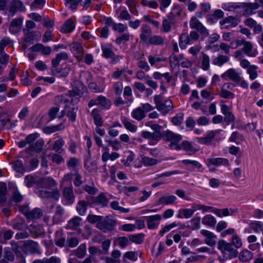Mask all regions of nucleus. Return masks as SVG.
Returning <instances> with one entry per match:
<instances>
[{
    "instance_id": "nucleus-25",
    "label": "nucleus",
    "mask_w": 263,
    "mask_h": 263,
    "mask_svg": "<svg viewBox=\"0 0 263 263\" xmlns=\"http://www.w3.org/2000/svg\"><path fill=\"white\" fill-rule=\"evenodd\" d=\"M182 163L188 166L187 168L190 171H193L195 169L199 171L202 167L201 163L196 160L184 159L182 160Z\"/></svg>"
},
{
    "instance_id": "nucleus-12",
    "label": "nucleus",
    "mask_w": 263,
    "mask_h": 263,
    "mask_svg": "<svg viewBox=\"0 0 263 263\" xmlns=\"http://www.w3.org/2000/svg\"><path fill=\"white\" fill-rule=\"evenodd\" d=\"M26 10L23 3L20 0H13L9 8V16L13 17L16 12L24 11Z\"/></svg>"
},
{
    "instance_id": "nucleus-6",
    "label": "nucleus",
    "mask_w": 263,
    "mask_h": 263,
    "mask_svg": "<svg viewBox=\"0 0 263 263\" xmlns=\"http://www.w3.org/2000/svg\"><path fill=\"white\" fill-rule=\"evenodd\" d=\"M23 252L26 254H40L39 243L32 240L24 241L22 247Z\"/></svg>"
},
{
    "instance_id": "nucleus-21",
    "label": "nucleus",
    "mask_w": 263,
    "mask_h": 263,
    "mask_svg": "<svg viewBox=\"0 0 263 263\" xmlns=\"http://www.w3.org/2000/svg\"><path fill=\"white\" fill-rule=\"evenodd\" d=\"M44 145V141L42 139H39L36 141L35 144H30L27 148L26 151L28 153L32 152H35L36 153H40L43 151V146Z\"/></svg>"
},
{
    "instance_id": "nucleus-57",
    "label": "nucleus",
    "mask_w": 263,
    "mask_h": 263,
    "mask_svg": "<svg viewBox=\"0 0 263 263\" xmlns=\"http://www.w3.org/2000/svg\"><path fill=\"white\" fill-rule=\"evenodd\" d=\"M158 160L152 158H149L147 156H143L141 158V162L142 164L146 166L154 165L157 164Z\"/></svg>"
},
{
    "instance_id": "nucleus-11",
    "label": "nucleus",
    "mask_w": 263,
    "mask_h": 263,
    "mask_svg": "<svg viewBox=\"0 0 263 263\" xmlns=\"http://www.w3.org/2000/svg\"><path fill=\"white\" fill-rule=\"evenodd\" d=\"M145 219L147 222V228L149 230L157 229L160 224L162 219V216L160 214H156L149 216H145Z\"/></svg>"
},
{
    "instance_id": "nucleus-32",
    "label": "nucleus",
    "mask_w": 263,
    "mask_h": 263,
    "mask_svg": "<svg viewBox=\"0 0 263 263\" xmlns=\"http://www.w3.org/2000/svg\"><path fill=\"white\" fill-rule=\"evenodd\" d=\"M43 216V212L40 208H34L31 211H30L27 219L30 220L34 219H37L40 218Z\"/></svg>"
},
{
    "instance_id": "nucleus-48",
    "label": "nucleus",
    "mask_w": 263,
    "mask_h": 263,
    "mask_svg": "<svg viewBox=\"0 0 263 263\" xmlns=\"http://www.w3.org/2000/svg\"><path fill=\"white\" fill-rule=\"evenodd\" d=\"M132 116L133 118L138 121L141 120L145 117L144 111L140 107L134 109L132 112Z\"/></svg>"
},
{
    "instance_id": "nucleus-64",
    "label": "nucleus",
    "mask_w": 263,
    "mask_h": 263,
    "mask_svg": "<svg viewBox=\"0 0 263 263\" xmlns=\"http://www.w3.org/2000/svg\"><path fill=\"white\" fill-rule=\"evenodd\" d=\"M136 229V226L132 223H126L119 227V230L125 232H133Z\"/></svg>"
},
{
    "instance_id": "nucleus-41",
    "label": "nucleus",
    "mask_w": 263,
    "mask_h": 263,
    "mask_svg": "<svg viewBox=\"0 0 263 263\" xmlns=\"http://www.w3.org/2000/svg\"><path fill=\"white\" fill-rule=\"evenodd\" d=\"M201 58V68L204 70H208L210 68V59L206 54L202 52Z\"/></svg>"
},
{
    "instance_id": "nucleus-14",
    "label": "nucleus",
    "mask_w": 263,
    "mask_h": 263,
    "mask_svg": "<svg viewBox=\"0 0 263 263\" xmlns=\"http://www.w3.org/2000/svg\"><path fill=\"white\" fill-rule=\"evenodd\" d=\"M23 18L19 17L13 19L10 23L9 31L10 33L15 34L18 33L21 29Z\"/></svg>"
},
{
    "instance_id": "nucleus-60",
    "label": "nucleus",
    "mask_w": 263,
    "mask_h": 263,
    "mask_svg": "<svg viewBox=\"0 0 263 263\" xmlns=\"http://www.w3.org/2000/svg\"><path fill=\"white\" fill-rule=\"evenodd\" d=\"M178 226V224L175 222H172L168 225H165L162 227L159 232V235L161 236H163L164 234L170 231L172 229L175 228Z\"/></svg>"
},
{
    "instance_id": "nucleus-7",
    "label": "nucleus",
    "mask_w": 263,
    "mask_h": 263,
    "mask_svg": "<svg viewBox=\"0 0 263 263\" xmlns=\"http://www.w3.org/2000/svg\"><path fill=\"white\" fill-rule=\"evenodd\" d=\"M115 225V221L107 216L103 220L97 223V227L103 232L106 233L112 231Z\"/></svg>"
},
{
    "instance_id": "nucleus-27",
    "label": "nucleus",
    "mask_w": 263,
    "mask_h": 263,
    "mask_svg": "<svg viewBox=\"0 0 263 263\" xmlns=\"http://www.w3.org/2000/svg\"><path fill=\"white\" fill-rule=\"evenodd\" d=\"M98 104L102 109L107 110L110 107L111 102L105 97L101 95L98 97Z\"/></svg>"
},
{
    "instance_id": "nucleus-13",
    "label": "nucleus",
    "mask_w": 263,
    "mask_h": 263,
    "mask_svg": "<svg viewBox=\"0 0 263 263\" xmlns=\"http://www.w3.org/2000/svg\"><path fill=\"white\" fill-rule=\"evenodd\" d=\"M190 25L191 28L196 29L202 35L207 36L209 35L207 29L196 18L191 19Z\"/></svg>"
},
{
    "instance_id": "nucleus-51",
    "label": "nucleus",
    "mask_w": 263,
    "mask_h": 263,
    "mask_svg": "<svg viewBox=\"0 0 263 263\" xmlns=\"http://www.w3.org/2000/svg\"><path fill=\"white\" fill-rule=\"evenodd\" d=\"M116 241L121 249H124L131 244L129 238L125 236L118 237Z\"/></svg>"
},
{
    "instance_id": "nucleus-18",
    "label": "nucleus",
    "mask_w": 263,
    "mask_h": 263,
    "mask_svg": "<svg viewBox=\"0 0 263 263\" xmlns=\"http://www.w3.org/2000/svg\"><path fill=\"white\" fill-rule=\"evenodd\" d=\"M201 234L205 237L204 241L206 244L211 247L215 245L217 237L213 233L206 230H202Z\"/></svg>"
},
{
    "instance_id": "nucleus-63",
    "label": "nucleus",
    "mask_w": 263,
    "mask_h": 263,
    "mask_svg": "<svg viewBox=\"0 0 263 263\" xmlns=\"http://www.w3.org/2000/svg\"><path fill=\"white\" fill-rule=\"evenodd\" d=\"M180 60V65L182 67L189 68L192 66V63L188 59L184 58L183 54H180L179 56Z\"/></svg>"
},
{
    "instance_id": "nucleus-46",
    "label": "nucleus",
    "mask_w": 263,
    "mask_h": 263,
    "mask_svg": "<svg viewBox=\"0 0 263 263\" xmlns=\"http://www.w3.org/2000/svg\"><path fill=\"white\" fill-rule=\"evenodd\" d=\"M91 115L93 118L95 123L98 126H101L103 123L102 118L99 114V110L98 109H93L91 112Z\"/></svg>"
},
{
    "instance_id": "nucleus-4",
    "label": "nucleus",
    "mask_w": 263,
    "mask_h": 263,
    "mask_svg": "<svg viewBox=\"0 0 263 263\" xmlns=\"http://www.w3.org/2000/svg\"><path fill=\"white\" fill-rule=\"evenodd\" d=\"M199 35L197 32L192 31L189 34L183 33L181 34L179 40V45L180 47L184 49L187 45H191L197 41Z\"/></svg>"
},
{
    "instance_id": "nucleus-2",
    "label": "nucleus",
    "mask_w": 263,
    "mask_h": 263,
    "mask_svg": "<svg viewBox=\"0 0 263 263\" xmlns=\"http://www.w3.org/2000/svg\"><path fill=\"white\" fill-rule=\"evenodd\" d=\"M217 248L223 255L221 261H224L227 259H232L238 256V251L232 247L231 243L227 242L224 240L219 241Z\"/></svg>"
},
{
    "instance_id": "nucleus-34",
    "label": "nucleus",
    "mask_w": 263,
    "mask_h": 263,
    "mask_svg": "<svg viewBox=\"0 0 263 263\" xmlns=\"http://www.w3.org/2000/svg\"><path fill=\"white\" fill-rule=\"evenodd\" d=\"M12 227L15 230H23L26 227L25 220L21 217H16L12 222Z\"/></svg>"
},
{
    "instance_id": "nucleus-19",
    "label": "nucleus",
    "mask_w": 263,
    "mask_h": 263,
    "mask_svg": "<svg viewBox=\"0 0 263 263\" xmlns=\"http://www.w3.org/2000/svg\"><path fill=\"white\" fill-rule=\"evenodd\" d=\"M242 50L249 57H255L258 54V51L256 48H254L253 45L251 42L246 41L243 45Z\"/></svg>"
},
{
    "instance_id": "nucleus-39",
    "label": "nucleus",
    "mask_w": 263,
    "mask_h": 263,
    "mask_svg": "<svg viewBox=\"0 0 263 263\" xmlns=\"http://www.w3.org/2000/svg\"><path fill=\"white\" fill-rule=\"evenodd\" d=\"M182 11L181 8L179 5L174 4L171 11L167 15V17L168 19L171 20H174V18L177 16H179L181 14V12Z\"/></svg>"
},
{
    "instance_id": "nucleus-40",
    "label": "nucleus",
    "mask_w": 263,
    "mask_h": 263,
    "mask_svg": "<svg viewBox=\"0 0 263 263\" xmlns=\"http://www.w3.org/2000/svg\"><path fill=\"white\" fill-rule=\"evenodd\" d=\"M85 167L90 173H96L98 170V164L96 161L87 160L85 162Z\"/></svg>"
},
{
    "instance_id": "nucleus-3",
    "label": "nucleus",
    "mask_w": 263,
    "mask_h": 263,
    "mask_svg": "<svg viewBox=\"0 0 263 263\" xmlns=\"http://www.w3.org/2000/svg\"><path fill=\"white\" fill-rule=\"evenodd\" d=\"M102 56L105 59H111L110 64H116L122 59V57L116 55L113 51L114 46L111 43H102L101 45Z\"/></svg>"
},
{
    "instance_id": "nucleus-54",
    "label": "nucleus",
    "mask_w": 263,
    "mask_h": 263,
    "mask_svg": "<svg viewBox=\"0 0 263 263\" xmlns=\"http://www.w3.org/2000/svg\"><path fill=\"white\" fill-rule=\"evenodd\" d=\"M148 60L149 64L152 66L155 65L157 66V63L161 62H166L167 61V59L165 57H155L150 55L148 57Z\"/></svg>"
},
{
    "instance_id": "nucleus-29",
    "label": "nucleus",
    "mask_w": 263,
    "mask_h": 263,
    "mask_svg": "<svg viewBox=\"0 0 263 263\" xmlns=\"http://www.w3.org/2000/svg\"><path fill=\"white\" fill-rule=\"evenodd\" d=\"M177 199L174 195L163 196L158 199V203L161 205H169L174 203Z\"/></svg>"
},
{
    "instance_id": "nucleus-61",
    "label": "nucleus",
    "mask_w": 263,
    "mask_h": 263,
    "mask_svg": "<svg viewBox=\"0 0 263 263\" xmlns=\"http://www.w3.org/2000/svg\"><path fill=\"white\" fill-rule=\"evenodd\" d=\"M64 213V209L61 206L58 205L56 208L55 214L53 217V220L57 219V222L61 221L62 219V215Z\"/></svg>"
},
{
    "instance_id": "nucleus-35",
    "label": "nucleus",
    "mask_w": 263,
    "mask_h": 263,
    "mask_svg": "<svg viewBox=\"0 0 263 263\" xmlns=\"http://www.w3.org/2000/svg\"><path fill=\"white\" fill-rule=\"evenodd\" d=\"M214 137V133H209L206 136L203 137H196L195 140L200 144H209L211 143Z\"/></svg>"
},
{
    "instance_id": "nucleus-42",
    "label": "nucleus",
    "mask_w": 263,
    "mask_h": 263,
    "mask_svg": "<svg viewBox=\"0 0 263 263\" xmlns=\"http://www.w3.org/2000/svg\"><path fill=\"white\" fill-rule=\"evenodd\" d=\"M111 257L107 256L105 258L106 263H117V258H119L121 255V252L119 250H114L111 252Z\"/></svg>"
},
{
    "instance_id": "nucleus-17",
    "label": "nucleus",
    "mask_w": 263,
    "mask_h": 263,
    "mask_svg": "<svg viewBox=\"0 0 263 263\" xmlns=\"http://www.w3.org/2000/svg\"><path fill=\"white\" fill-rule=\"evenodd\" d=\"M161 95H156L154 96V100L156 104V108L161 112L163 115L167 114L170 110L166 107L165 102H163L161 100Z\"/></svg>"
},
{
    "instance_id": "nucleus-31",
    "label": "nucleus",
    "mask_w": 263,
    "mask_h": 263,
    "mask_svg": "<svg viewBox=\"0 0 263 263\" xmlns=\"http://www.w3.org/2000/svg\"><path fill=\"white\" fill-rule=\"evenodd\" d=\"M164 37L160 35H155L148 39V43L155 46H163L164 44Z\"/></svg>"
},
{
    "instance_id": "nucleus-1",
    "label": "nucleus",
    "mask_w": 263,
    "mask_h": 263,
    "mask_svg": "<svg viewBox=\"0 0 263 263\" xmlns=\"http://www.w3.org/2000/svg\"><path fill=\"white\" fill-rule=\"evenodd\" d=\"M82 88V84L79 81H74L72 84V89L68 92L69 96L67 95L58 96L56 97V100L63 102L65 104L64 109L62 111L60 118L63 117L65 115L73 122L76 120V114L77 107L74 106V103L79 102V98H77L81 93Z\"/></svg>"
},
{
    "instance_id": "nucleus-50",
    "label": "nucleus",
    "mask_w": 263,
    "mask_h": 263,
    "mask_svg": "<svg viewBox=\"0 0 263 263\" xmlns=\"http://www.w3.org/2000/svg\"><path fill=\"white\" fill-rule=\"evenodd\" d=\"M258 67L254 65L252 66L247 69V73L249 75V78L251 80H254L258 77V73L257 70Z\"/></svg>"
},
{
    "instance_id": "nucleus-9",
    "label": "nucleus",
    "mask_w": 263,
    "mask_h": 263,
    "mask_svg": "<svg viewBox=\"0 0 263 263\" xmlns=\"http://www.w3.org/2000/svg\"><path fill=\"white\" fill-rule=\"evenodd\" d=\"M238 7L242 9L244 15L250 16L253 14L254 10L259 7V5L257 3H240Z\"/></svg>"
},
{
    "instance_id": "nucleus-47",
    "label": "nucleus",
    "mask_w": 263,
    "mask_h": 263,
    "mask_svg": "<svg viewBox=\"0 0 263 263\" xmlns=\"http://www.w3.org/2000/svg\"><path fill=\"white\" fill-rule=\"evenodd\" d=\"M152 33L151 29L149 26L144 25L142 28V32L140 35V39L143 41H146Z\"/></svg>"
},
{
    "instance_id": "nucleus-24",
    "label": "nucleus",
    "mask_w": 263,
    "mask_h": 263,
    "mask_svg": "<svg viewBox=\"0 0 263 263\" xmlns=\"http://www.w3.org/2000/svg\"><path fill=\"white\" fill-rule=\"evenodd\" d=\"M39 177L32 175H27L25 177L24 183L28 188L32 187L34 185L38 186Z\"/></svg>"
},
{
    "instance_id": "nucleus-15",
    "label": "nucleus",
    "mask_w": 263,
    "mask_h": 263,
    "mask_svg": "<svg viewBox=\"0 0 263 263\" xmlns=\"http://www.w3.org/2000/svg\"><path fill=\"white\" fill-rule=\"evenodd\" d=\"M82 221L81 217L75 216L68 222L66 229L75 231L77 233H81L80 224Z\"/></svg>"
},
{
    "instance_id": "nucleus-23",
    "label": "nucleus",
    "mask_w": 263,
    "mask_h": 263,
    "mask_svg": "<svg viewBox=\"0 0 263 263\" xmlns=\"http://www.w3.org/2000/svg\"><path fill=\"white\" fill-rule=\"evenodd\" d=\"M71 50L78 60L82 59V46L80 43L74 42L72 44Z\"/></svg>"
},
{
    "instance_id": "nucleus-16",
    "label": "nucleus",
    "mask_w": 263,
    "mask_h": 263,
    "mask_svg": "<svg viewBox=\"0 0 263 263\" xmlns=\"http://www.w3.org/2000/svg\"><path fill=\"white\" fill-rule=\"evenodd\" d=\"M55 185V180L51 177H41L39 179L38 187L39 188L50 189Z\"/></svg>"
},
{
    "instance_id": "nucleus-26",
    "label": "nucleus",
    "mask_w": 263,
    "mask_h": 263,
    "mask_svg": "<svg viewBox=\"0 0 263 263\" xmlns=\"http://www.w3.org/2000/svg\"><path fill=\"white\" fill-rule=\"evenodd\" d=\"M163 133H142L143 137L146 139H149L155 143L163 138Z\"/></svg>"
},
{
    "instance_id": "nucleus-38",
    "label": "nucleus",
    "mask_w": 263,
    "mask_h": 263,
    "mask_svg": "<svg viewBox=\"0 0 263 263\" xmlns=\"http://www.w3.org/2000/svg\"><path fill=\"white\" fill-rule=\"evenodd\" d=\"M229 57L227 55L219 54L213 59V63L214 65L221 66L224 64L227 63L229 61Z\"/></svg>"
},
{
    "instance_id": "nucleus-36",
    "label": "nucleus",
    "mask_w": 263,
    "mask_h": 263,
    "mask_svg": "<svg viewBox=\"0 0 263 263\" xmlns=\"http://www.w3.org/2000/svg\"><path fill=\"white\" fill-rule=\"evenodd\" d=\"M193 215L191 209H180L178 211L176 217L178 218H190Z\"/></svg>"
},
{
    "instance_id": "nucleus-59",
    "label": "nucleus",
    "mask_w": 263,
    "mask_h": 263,
    "mask_svg": "<svg viewBox=\"0 0 263 263\" xmlns=\"http://www.w3.org/2000/svg\"><path fill=\"white\" fill-rule=\"evenodd\" d=\"M144 235L142 233L137 235H130L129 236L130 241L137 244H141L143 241Z\"/></svg>"
},
{
    "instance_id": "nucleus-30",
    "label": "nucleus",
    "mask_w": 263,
    "mask_h": 263,
    "mask_svg": "<svg viewBox=\"0 0 263 263\" xmlns=\"http://www.w3.org/2000/svg\"><path fill=\"white\" fill-rule=\"evenodd\" d=\"M253 257V254L247 249L241 251L239 255V259L242 262H247L250 261Z\"/></svg>"
},
{
    "instance_id": "nucleus-33",
    "label": "nucleus",
    "mask_w": 263,
    "mask_h": 263,
    "mask_svg": "<svg viewBox=\"0 0 263 263\" xmlns=\"http://www.w3.org/2000/svg\"><path fill=\"white\" fill-rule=\"evenodd\" d=\"M68 58V54L62 52L57 54L55 58L52 60V66L53 68L57 67L61 60H66Z\"/></svg>"
},
{
    "instance_id": "nucleus-28",
    "label": "nucleus",
    "mask_w": 263,
    "mask_h": 263,
    "mask_svg": "<svg viewBox=\"0 0 263 263\" xmlns=\"http://www.w3.org/2000/svg\"><path fill=\"white\" fill-rule=\"evenodd\" d=\"M7 193V187L6 184L4 182L0 183V206H4L6 202V195Z\"/></svg>"
},
{
    "instance_id": "nucleus-49",
    "label": "nucleus",
    "mask_w": 263,
    "mask_h": 263,
    "mask_svg": "<svg viewBox=\"0 0 263 263\" xmlns=\"http://www.w3.org/2000/svg\"><path fill=\"white\" fill-rule=\"evenodd\" d=\"M228 78L235 82H239L241 80V77L239 76L236 71L233 68H230L227 70Z\"/></svg>"
},
{
    "instance_id": "nucleus-58",
    "label": "nucleus",
    "mask_w": 263,
    "mask_h": 263,
    "mask_svg": "<svg viewBox=\"0 0 263 263\" xmlns=\"http://www.w3.org/2000/svg\"><path fill=\"white\" fill-rule=\"evenodd\" d=\"M10 119L8 114L5 112H0V130H2L4 127L9 122Z\"/></svg>"
},
{
    "instance_id": "nucleus-22",
    "label": "nucleus",
    "mask_w": 263,
    "mask_h": 263,
    "mask_svg": "<svg viewBox=\"0 0 263 263\" xmlns=\"http://www.w3.org/2000/svg\"><path fill=\"white\" fill-rule=\"evenodd\" d=\"M223 16L224 13L221 10L216 9L212 14L208 15L207 21L211 24H213L217 22L218 19L223 17Z\"/></svg>"
},
{
    "instance_id": "nucleus-43",
    "label": "nucleus",
    "mask_w": 263,
    "mask_h": 263,
    "mask_svg": "<svg viewBox=\"0 0 263 263\" xmlns=\"http://www.w3.org/2000/svg\"><path fill=\"white\" fill-rule=\"evenodd\" d=\"M63 195L68 201V203H72L73 202V193L71 187H65L63 191Z\"/></svg>"
},
{
    "instance_id": "nucleus-37",
    "label": "nucleus",
    "mask_w": 263,
    "mask_h": 263,
    "mask_svg": "<svg viewBox=\"0 0 263 263\" xmlns=\"http://www.w3.org/2000/svg\"><path fill=\"white\" fill-rule=\"evenodd\" d=\"M216 222V218L210 214L206 215L202 219V223L210 227H214Z\"/></svg>"
},
{
    "instance_id": "nucleus-8",
    "label": "nucleus",
    "mask_w": 263,
    "mask_h": 263,
    "mask_svg": "<svg viewBox=\"0 0 263 263\" xmlns=\"http://www.w3.org/2000/svg\"><path fill=\"white\" fill-rule=\"evenodd\" d=\"M239 22L238 19L234 16H229L219 22L221 29H230L237 26Z\"/></svg>"
},
{
    "instance_id": "nucleus-5",
    "label": "nucleus",
    "mask_w": 263,
    "mask_h": 263,
    "mask_svg": "<svg viewBox=\"0 0 263 263\" xmlns=\"http://www.w3.org/2000/svg\"><path fill=\"white\" fill-rule=\"evenodd\" d=\"M163 134H164L163 135V139L170 142V148L172 149L177 150L180 145L178 144V143L182 139L181 136L175 133H163Z\"/></svg>"
},
{
    "instance_id": "nucleus-20",
    "label": "nucleus",
    "mask_w": 263,
    "mask_h": 263,
    "mask_svg": "<svg viewBox=\"0 0 263 263\" xmlns=\"http://www.w3.org/2000/svg\"><path fill=\"white\" fill-rule=\"evenodd\" d=\"M220 165L229 166L230 163L227 159L220 157L210 158L208 160L207 165L208 167H210L211 165L218 166Z\"/></svg>"
},
{
    "instance_id": "nucleus-56",
    "label": "nucleus",
    "mask_w": 263,
    "mask_h": 263,
    "mask_svg": "<svg viewBox=\"0 0 263 263\" xmlns=\"http://www.w3.org/2000/svg\"><path fill=\"white\" fill-rule=\"evenodd\" d=\"M250 226L255 233H259L262 229L263 224L259 221H252Z\"/></svg>"
},
{
    "instance_id": "nucleus-55",
    "label": "nucleus",
    "mask_w": 263,
    "mask_h": 263,
    "mask_svg": "<svg viewBox=\"0 0 263 263\" xmlns=\"http://www.w3.org/2000/svg\"><path fill=\"white\" fill-rule=\"evenodd\" d=\"M174 20L164 18L163 20L162 24V31L164 32H168L171 31L172 24L173 23Z\"/></svg>"
},
{
    "instance_id": "nucleus-44",
    "label": "nucleus",
    "mask_w": 263,
    "mask_h": 263,
    "mask_svg": "<svg viewBox=\"0 0 263 263\" xmlns=\"http://www.w3.org/2000/svg\"><path fill=\"white\" fill-rule=\"evenodd\" d=\"M69 68L68 67H65L58 69L57 67L53 68L51 70V73L53 75H57L58 77H65L68 75L69 72Z\"/></svg>"
},
{
    "instance_id": "nucleus-10",
    "label": "nucleus",
    "mask_w": 263,
    "mask_h": 263,
    "mask_svg": "<svg viewBox=\"0 0 263 263\" xmlns=\"http://www.w3.org/2000/svg\"><path fill=\"white\" fill-rule=\"evenodd\" d=\"M183 149L189 155H192L199 150L198 146L194 143L184 140L179 145L177 150Z\"/></svg>"
},
{
    "instance_id": "nucleus-53",
    "label": "nucleus",
    "mask_w": 263,
    "mask_h": 263,
    "mask_svg": "<svg viewBox=\"0 0 263 263\" xmlns=\"http://www.w3.org/2000/svg\"><path fill=\"white\" fill-rule=\"evenodd\" d=\"M73 23L70 20H67L63 24L61 31L64 33H68L72 31L74 29Z\"/></svg>"
},
{
    "instance_id": "nucleus-62",
    "label": "nucleus",
    "mask_w": 263,
    "mask_h": 263,
    "mask_svg": "<svg viewBox=\"0 0 263 263\" xmlns=\"http://www.w3.org/2000/svg\"><path fill=\"white\" fill-rule=\"evenodd\" d=\"M14 170L17 173H22L24 172V167L22 161L17 160L13 163Z\"/></svg>"
},
{
    "instance_id": "nucleus-45",
    "label": "nucleus",
    "mask_w": 263,
    "mask_h": 263,
    "mask_svg": "<svg viewBox=\"0 0 263 263\" xmlns=\"http://www.w3.org/2000/svg\"><path fill=\"white\" fill-rule=\"evenodd\" d=\"M230 211H232L231 209H230ZM211 212L219 217L227 216L232 214L230 213V210L228 208L220 209L215 208L213 210H211Z\"/></svg>"
},
{
    "instance_id": "nucleus-52",
    "label": "nucleus",
    "mask_w": 263,
    "mask_h": 263,
    "mask_svg": "<svg viewBox=\"0 0 263 263\" xmlns=\"http://www.w3.org/2000/svg\"><path fill=\"white\" fill-rule=\"evenodd\" d=\"M244 139V137L240 133H232L229 140L238 144L243 141Z\"/></svg>"
}]
</instances>
